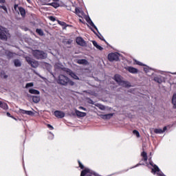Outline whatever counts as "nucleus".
I'll use <instances>...</instances> for the list:
<instances>
[{
    "instance_id": "2eb2a0df",
    "label": "nucleus",
    "mask_w": 176,
    "mask_h": 176,
    "mask_svg": "<svg viewBox=\"0 0 176 176\" xmlns=\"http://www.w3.org/2000/svg\"><path fill=\"white\" fill-rule=\"evenodd\" d=\"M114 79L116 82L119 83V85H122V83L124 84V81L122 80V78H120V75L119 74H116L114 76Z\"/></svg>"
},
{
    "instance_id": "6ab92c4d",
    "label": "nucleus",
    "mask_w": 176,
    "mask_h": 176,
    "mask_svg": "<svg viewBox=\"0 0 176 176\" xmlns=\"http://www.w3.org/2000/svg\"><path fill=\"white\" fill-rule=\"evenodd\" d=\"M32 101L35 104H38V102H39L41 101V97H39L38 96H32Z\"/></svg>"
},
{
    "instance_id": "c9c22d12",
    "label": "nucleus",
    "mask_w": 176,
    "mask_h": 176,
    "mask_svg": "<svg viewBox=\"0 0 176 176\" xmlns=\"http://www.w3.org/2000/svg\"><path fill=\"white\" fill-rule=\"evenodd\" d=\"M1 78H3L4 79H8V75L5 74V72H1Z\"/></svg>"
},
{
    "instance_id": "5701e85b",
    "label": "nucleus",
    "mask_w": 176,
    "mask_h": 176,
    "mask_svg": "<svg viewBox=\"0 0 176 176\" xmlns=\"http://www.w3.org/2000/svg\"><path fill=\"white\" fill-rule=\"evenodd\" d=\"M29 93H30V94H36V95L41 94V92H39L38 90L34 89H29Z\"/></svg>"
},
{
    "instance_id": "aec40b11",
    "label": "nucleus",
    "mask_w": 176,
    "mask_h": 176,
    "mask_svg": "<svg viewBox=\"0 0 176 176\" xmlns=\"http://www.w3.org/2000/svg\"><path fill=\"white\" fill-rule=\"evenodd\" d=\"M0 108H2L3 109H9V106H8V104L0 101Z\"/></svg>"
},
{
    "instance_id": "cd10ccee",
    "label": "nucleus",
    "mask_w": 176,
    "mask_h": 176,
    "mask_svg": "<svg viewBox=\"0 0 176 176\" xmlns=\"http://www.w3.org/2000/svg\"><path fill=\"white\" fill-rule=\"evenodd\" d=\"M6 56H7L9 59L13 58V53L10 51L6 52Z\"/></svg>"
},
{
    "instance_id": "ea45409f",
    "label": "nucleus",
    "mask_w": 176,
    "mask_h": 176,
    "mask_svg": "<svg viewBox=\"0 0 176 176\" xmlns=\"http://www.w3.org/2000/svg\"><path fill=\"white\" fill-rule=\"evenodd\" d=\"M49 19L51 21H56V17L53 16H50Z\"/></svg>"
},
{
    "instance_id": "a211bd4d",
    "label": "nucleus",
    "mask_w": 176,
    "mask_h": 176,
    "mask_svg": "<svg viewBox=\"0 0 176 176\" xmlns=\"http://www.w3.org/2000/svg\"><path fill=\"white\" fill-rule=\"evenodd\" d=\"M87 21L88 24L91 25V27H93V28H94L98 32V28H97V26L94 25V23H93V21H91L90 18H89V19H87Z\"/></svg>"
},
{
    "instance_id": "3c124183",
    "label": "nucleus",
    "mask_w": 176,
    "mask_h": 176,
    "mask_svg": "<svg viewBox=\"0 0 176 176\" xmlns=\"http://www.w3.org/2000/svg\"><path fill=\"white\" fill-rule=\"evenodd\" d=\"M31 0H27V2L30 3Z\"/></svg>"
},
{
    "instance_id": "4c0bfd02",
    "label": "nucleus",
    "mask_w": 176,
    "mask_h": 176,
    "mask_svg": "<svg viewBox=\"0 0 176 176\" xmlns=\"http://www.w3.org/2000/svg\"><path fill=\"white\" fill-rule=\"evenodd\" d=\"M0 9H3L5 12H8V8L5 6H0Z\"/></svg>"
},
{
    "instance_id": "f3484780",
    "label": "nucleus",
    "mask_w": 176,
    "mask_h": 176,
    "mask_svg": "<svg viewBox=\"0 0 176 176\" xmlns=\"http://www.w3.org/2000/svg\"><path fill=\"white\" fill-rule=\"evenodd\" d=\"M87 21L88 24L91 25V27H93V28H94L98 32V28H97V26L94 25V23H93V21H91L90 18H89V19H87Z\"/></svg>"
},
{
    "instance_id": "412c9836",
    "label": "nucleus",
    "mask_w": 176,
    "mask_h": 176,
    "mask_svg": "<svg viewBox=\"0 0 176 176\" xmlns=\"http://www.w3.org/2000/svg\"><path fill=\"white\" fill-rule=\"evenodd\" d=\"M172 104L173 105V109H176V94H174L172 98Z\"/></svg>"
},
{
    "instance_id": "b1692460",
    "label": "nucleus",
    "mask_w": 176,
    "mask_h": 176,
    "mask_svg": "<svg viewBox=\"0 0 176 176\" xmlns=\"http://www.w3.org/2000/svg\"><path fill=\"white\" fill-rule=\"evenodd\" d=\"M153 80H155V82H157V83H162L163 82V80L162 79V77L160 76L154 77Z\"/></svg>"
},
{
    "instance_id": "49530a36",
    "label": "nucleus",
    "mask_w": 176,
    "mask_h": 176,
    "mask_svg": "<svg viewBox=\"0 0 176 176\" xmlns=\"http://www.w3.org/2000/svg\"><path fill=\"white\" fill-rule=\"evenodd\" d=\"M79 109H82V111H87L86 108H85L82 106L79 107Z\"/></svg>"
},
{
    "instance_id": "de8ad7c7",
    "label": "nucleus",
    "mask_w": 176,
    "mask_h": 176,
    "mask_svg": "<svg viewBox=\"0 0 176 176\" xmlns=\"http://www.w3.org/2000/svg\"><path fill=\"white\" fill-rule=\"evenodd\" d=\"M144 71H145V72L148 73V69L147 68H144Z\"/></svg>"
},
{
    "instance_id": "f03ea898",
    "label": "nucleus",
    "mask_w": 176,
    "mask_h": 176,
    "mask_svg": "<svg viewBox=\"0 0 176 176\" xmlns=\"http://www.w3.org/2000/svg\"><path fill=\"white\" fill-rule=\"evenodd\" d=\"M32 54L36 60H45V58H47V54L43 50H33Z\"/></svg>"
},
{
    "instance_id": "7c9ffc66",
    "label": "nucleus",
    "mask_w": 176,
    "mask_h": 176,
    "mask_svg": "<svg viewBox=\"0 0 176 176\" xmlns=\"http://www.w3.org/2000/svg\"><path fill=\"white\" fill-rule=\"evenodd\" d=\"M96 35L99 38V39H100V41H103V42H105V43L108 44V43L107 42V41L104 39V37L102 36V35H101V34H99V35L98 34H96Z\"/></svg>"
},
{
    "instance_id": "4be33fe9",
    "label": "nucleus",
    "mask_w": 176,
    "mask_h": 176,
    "mask_svg": "<svg viewBox=\"0 0 176 176\" xmlns=\"http://www.w3.org/2000/svg\"><path fill=\"white\" fill-rule=\"evenodd\" d=\"M57 23H58V24H59V25H61V27H64L63 28H66L68 27V25L64 21L57 20Z\"/></svg>"
},
{
    "instance_id": "f8f14e48",
    "label": "nucleus",
    "mask_w": 176,
    "mask_h": 176,
    "mask_svg": "<svg viewBox=\"0 0 176 176\" xmlns=\"http://www.w3.org/2000/svg\"><path fill=\"white\" fill-rule=\"evenodd\" d=\"M19 113H22V115H29L30 116L34 115V112L32 111H27L21 109H19Z\"/></svg>"
},
{
    "instance_id": "72a5a7b5",
    "label": "nucleus",
    "mask_w": 176,
    "mask_h": 176,
    "mask_svg": "<svg viewBox=\"0 0 176 176\" xmlns=\"http://www.w3.org/2000/svg\"><path fill=\"white\" fill-rule=\"evenodd\" d=\"M133 133L138 137V138H140V132L137 130H133Z\"/></svg>"
},
{
    "instance_id": "dca6fc26",
    "label": "nucleus",
    "mask_w": 176,
    "mask_h": 176,
    "mask_svg": "<svg viewBox=\"0 0 176 176\" xmlns=\"http://www.w3.org/2000/svg\"><path fill=\"white\" fill-rule=\"evenodd\" d=\"M166 130H167V126H164L163 128V129H154V133L155 134H163V133H164V131H166Z\"/></svg>"
},
{
    "instance_id": "39448f33",
    "label": "nucleus",
    "mask_w": 176,
    "mask_h": 176,
    "mask_svg": "<svg viewBox=\"0 0 176 176\" xmlns=\"http://www.w3.org/2000/svg\"><path fill=\"white\" fill-rule=\"evenodd\" d=\"M27 63L31 65L33 68H37V67L39 65V63L36 60H32L30 58H26Z\"/></svg>"
},
{
    "instance_id": "7ed1b4c3",
    "label": "nucleus",
    "mask_w": 176,
    "mask_h": 176,
    "mask_svg": "<svg viewBox=\"0 0 176 176\" xmlns=\"http://www.w3.org/2000/svg\"><path fill=\"white\" fill-rule=\"evenodd\" d=\"M14 9L16 13H19L21 17H25V14L27 12H25V9L21 6L19 7V4L14 5Z\"/></svg>"
},
{
    "instance_id": "58836bf2",
    "label": "nucleus",
    "mask_w": 176,
    "mask_h": 176,
    "mask_svg": "<svg viewBox=\"0 0 176 176\" xmlns=\"http://www.w3.org/2000/svg\"><path fill=\"white\" fill-rule=\"evenodd\" d=\"M6 115L7 116H8V118H12V119H14L16 120V118L13 116H12L10 113L7 112Z\"/></svg>"
},
{
    "instance_id": "09e8293b",
    "label": "nucleus",
    "mask_w": 176,
    "mask_h": 176,
    "mask_svg": "<svg viewBox=\"0 0 176 176\" xmlns=\"http://www.w3.org/2000/svg\"><path fill=\"white\" fill-rule=\"evenodd\" d=\"M60 0H53L54 2H58Z\"/></svg>"
},
{
    "instance_id": "e433bc0d",
    "label": "nucleus",
    "mask_w": 176,
    "mask_h": 176,
    "mask_svg": "<svg viewBox=\"0 0 176 176\" xmlns=\"http://www.w3.org/2000/svg\"><path fill=\"white\" fill-rule=\"evenodd\" d=\"M75 12H76V14H78V16H79V14H82V11H80V10H79V8H76Z\"/></svg>"
},
{
    "instance_id": "37998d69",
    "label": "nucleus",
    "mask_w": 176,
    "mask_h": 176,
    "mask_svg": "<svg viewBox=\"0 0 176 176\" xmlns=\"http://www.w3.org/2000/svg\"><path fill=\"white\" fill-rule=\"evenodd\" d=\"M96 49H98V50H103L104 48H102V47H101L100 45H98L97 47H96Z\"/></svg>"
},
{
    "instance_id": "0eeeda50",
    "label": "nucleus",
    "mask_w": 176,
    "mask_h": 176,
    "mask_svg": "<svg viewBox=\"0 0 176 176\" xmlns=\"http://www.w3.org/2000/svg\"><path fill=\"white\" fill-rule=\"evenodd\" d=\"M151 166H152L153 167V168L151 169V173H153V174H157V175L160 176V168H159V166L157 165H153L152 164V162H150Z\"/></svg>"
},
{
    "instance_id": "6e6552de",
    "label": "nucleus",
    "mask_w": 176,
    "mask_h": 176,
    "mask_svg": "<svg viewBox=\"0 0 176 176\" xmlns=\"http://www.w3.org/2000/svg\"><path fill=\"white\" fill-rule=\"evenodd\" d=\"M54 115L58 119H63V118H64L65 116V113H64L62 111L56 110L54 111Z\"/></svg>"
},
{
    "instance_id": "c03bdc74",
    "label": "nucleus",
    "mask_w": 176,
    "mask_h": 176,
    "mask_svg": "<svg viewBox=\"0 0 176 176\" xmlns=\"http://www.w3.org/2000/svg\"><path fill=\"white\" fill-rule=\"evenodd\" d=\"M92 43L94 45V46H95V47H96L98 45V44L96 42V41H93Z\"/></svg>"
},
{
    "instance_id": "ddd939ff",
    "label": "nucleus",
    "mask_w": 176,
    "mask_h": 176,
    "mask_svg": "<svg viewBox=\"0 0 176 176\" xmlns=\"http://www.w3.org/2000/svg\"><path fill=\"white\" fill-rule=\"evenodd\" d=\"M114 113H108V114H103L100 116V118L102 119H104V120H108L109 119H111L112 116H113Z\"/></svg>"
},
{
    "instance_id": "f257e3e1",
    "label": "nucleus",
    "mask_w": 176,
    "mask_h": 176,
    "mask_svg": "<svg viewBox=\"0 0 176 176\" xmlns=\"http://www.w3.org/2000/svg\"><path fill=\"white\" fill-rule=\"evenodd\" d=\"M58 85H60L61 86H74L75 85V82L69 78H68L67 76L60 74L58 77V80H56Z\"/></svg>"
},
{
    "instance_id": "79ce46f5",
    "label": "nucleus",
    "mask_w": 176,
    "mask_h": 176,
    "mask_svg": "<svg viewBox=\"0 0 176 176\" xmlns=\"http://www.w3.org/2000/svg\"><path fill=\"white\" fill-rule=\"evenodd\" d=\"M41 1V2H43L44 3H49V2H50V1L52 0H40Z\"/></svg>"
},
{
    "instance_id": "473e14b6",
    "label": "nucleus",
    "mask_w": 176,
    "mask_h": 176,
    "mask_svg": "<svg viewBox=\"0 0 176 176\" xmlns=\"http://www.w3.org/2000/svg\"><path fill=\"white\" fill-rule=\"evenodd\" d=\"M34 86V82H28L25 85V88L28 89V87H33Z\"/></svg>"
},
{
    "instance_id": "9d476101",
    "label": "nucleus",
    "mask_w": 176,
    "mask_h": 176,
    "mask_svg": "<svg viewBox=\"0 0 176 176\" xmlns=\"http://www.w3.org/2000/svg\"><path fill=\"white\" fill-rule=\"evenodd\" d=\"M125 69L128 71V72H130V74H137L138 72V69L133 67L131 66L125 67Z\"/></svg>"
},
{
    "instance_id": "a18cd8bd",
    "label": "nucleus",
    "mask_w": 176,
    "mask_h": 176,
    "mask_svg": "<svg viewBox=\"0 0 176 176\" xmlns=\"http://www.w3.org/2000/svg\"><path fill=\"white\" fill-rule=\"evenodd\" d=\"M0 3L3 4V3H6V0H0Z\"/></svg>"
},
{
    "instance_id": "c85d7f7f",
    "label": "nucleus",
    "mask_w": 176,
    "mask_h": 176,
    "mask_svg": "<svg viewBox=\"0 0 176 176\" xmlns=\"http://www.w3.org/2000/svg\"><path fill=\"white\" fill-rule=\"evenodd\" d=\"M14 64L16 67H21V62L19 59H15L14 60Z\"/></svg>"
},
{
    "instance_id": "20e7f679",
    "label": "nucleus",
    "mask_w": 176,
    "mask_h": 176,
    "mask_svg": "<svg viewBox=\"0 0 176 176\" xmlns=\"http://www.w3.org/2000/svg\"><path fill=\"white\" fill-rule=\"evenodd\" d=\"M108 60L112 61H119V55L116 53H110L108 54Z\"/></svg>"
},
{
    "instance_id": "1a4fd4ad",
    "label": "nucleus",
    "mask_w": 176,
    "mask_h": 176,
    "mask_svg": "<svg viewBox=\"0 0 176 176\" xmlns=\"http://www.w3.org/2000/svg\"><path fill=\"white\" fill-rule=\"evenodd\" d=\"M76 42L77 45H79L80 46H86V41H85L82 37H77L76 38Z\"/></svg>"
},
{
    "instance_id": "f704fd0d",
    "label": "nucleus",
    "mask_w": 176,
    "mask_h": 176,
    "mask_svg": "<svg viewBox=\"0 0 176 176\" xmlns=\"http://www.w3.org/2000/svg\"><path fill=\"white\" fill-rule=\"evenodd\" d=\"M135 63L136 64V65H140V67H144L145 65H144V63L138 61V60H135Z\"/></svg>"
},
{
    "instance_id": "bb28decb",
    "label": "nucleus",
    "mask_w": 176,
    "mask_h": 176,
    "mask_svg": "<svg viewBox=\"0 0 176 176\" xmlns=\"http://www.w3.org/2000/svg\"><path fill=\"white\" fill-rule=\"evenodd\" d=\"M36 32L40 36H43L45 35V33L43 32V30L42 29H36Z\"/></svg>"
},
{
    "instance_id": "c756f323",
    "label": "nucleus",
    "mask_w": 176,
    "mask_h": 176,
    "mask_svg": "<svg viewBox=\"0 0 176 176\" xmlns=\"http://www.w3.org/2000/svg\"><path fill=\"white\" fill-rule=\"evenodd\" d=\"M77 63L78 64H87V60L86 59H80Z\"/></svg>"
},
{
    "instance_id": "9b49d317",
    "label": "nucleus",
    "mask_w": 176,
    "mask_h": 176,
    "mask_svg": "<svg viewBox=\"0 0 176 176\" xmlns=\"http://www.w3.org/2000/svg\"><path fill=\"white\" fill-rule=\"evenodd\" d=\"M67 74L71 76V78H73V79L79 80V77L74 72H72V70L68 69Z\"/></svg>"
},
{
    "instance_id": "a19ab883",
    "label": "nucleus",
    "mask_w": 176,
    "mask_h": 176,
    "mask_svg": "<svg viewBox=\"0 0 176 176\" xmlns=\"http://www.w3.org/2000/svg\"><path fill=\"white\" fill-rule=\"evenodd\" d=\"M47 126L48 129H50V130H54V127H53L50 124H48Z\"/></svg>"
},
{
    "instance_id": "393cba45",
    "label": "nucleus",
    "mask_w": 176,
    "mask_h": 176,
    "mask_svg": "<svg viewBox=\"0 0 176 176\" xmlns=\"http://www.w3.org/2000/svg\"><path fill=\"white\" fill-rule=\"evenodd\" d=\"M141 156H142L144 162H146L148 160V154L146 153V152L143 151L141 153Z\"/></svg>"
},
{
    "instance_id": "603ef678",
    "label": "nucleus",
    "mask_w": 176,
    "mask_h": 176,
    "mask_svg": "<svg viewBox=\"0 0 176 176\" xmlns=\"http://www.w3.org/2000/svg\"><path fill=\"white\" fill-rule=\"evenodd\" d=\"M94 34H97V33H96V32L94 31Z\"/></svg>"
},
{
    "instance_id": "4468645a",
    "label": "nucleus",
    "mask_w": 176,
    "mask_h": 176,
    "mask_svg": "<svg viewBox=\"0 0 176 176\" xmlns=\"http://www.w3.org/2000/svg\"><path fill=\"white\" fill-rule=\"evenodd\" d=\"M75 113L78 118H85V116L87 115V113L82 112L79 110H75Z\"/></svg>"
},
{
    "instance_id": "a878e982",
    "label": "nucleus",
    "mask_w": 176,
    "mask_h": 176,
    "mask_svg": "<svg viewBox=\"0 0 176 176\" xmlns=\"http://www.w3.org/2000/svg\"><path fill=\"white\" fill-rule=\"evenodd\" d=\"M48 5H50V6H52L55 9H57V8L60 7V4L56 3V2H53V3H48Z\"/></svg>"
},
{
    "instance_id": "423d86ee",
    "label": "nucleus",
    "mask_w": 176,
    "mask_h": 176,
    "mask_svg": "<svg viewBox=\"0 0 176 176\" xmlns=\"http://www.w3.org/2000/svg\"><path fill=\"white\" fill-rule=\"evenodd\" d=\"M0 39L1 41H8V32L5 30H0Z\"/></svg>"
},
{
    "instance_id": "2f4dec72",
    "label": "nucleus",
    "mask_w": 176,
    "mask_h": 176,
    "mask_svg": "<svg viewBox=\"0 0 176 176\" xmlns=\"http://www.w3.org/2000/svg\"><path fill=\"white\" fill-rule=\"evenodd\" d=\"M78 163L80 168H81V170H85V166H83V164H82V162H80V160H78Z\"/></svg>"
},
{
    "instance_id": "8fccbe9b",
    "label": "nucleus",
    "mask_w": 176,
    "mask_h": 176,
    "mask_svg": "<svg viewBox=\"0 0 176 176\" xmlns=\"http://www.w3.org/2000/svg\"><path fill=\"white\" fill-rule=\"evenodd\" d=\"M104 106H101L100 109H104Z\"/></svg>"
}]
</instances>
